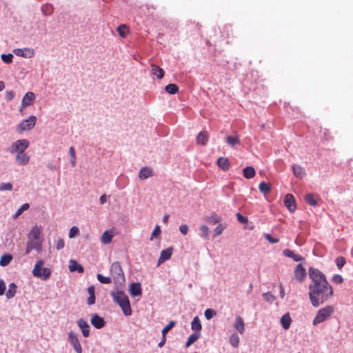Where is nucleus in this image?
<instances>
[{"mask_svg":"<svg viewBox=\"0 0 353 353\" xmlns=\"http://www.w3.org/2000/svg\"><path fill=\"white\" fill-rule=\"evenodd\" d=\"M309 298L312 306L317 307L331 299L334 296L332 286L327 281L325 275L314 268H309Z\"/></svg>","mask_w":353,"mask_h":353,"instance_id":"1","label":"nucleus"},{"mask_svg":"<svg viewBox=\"0 0 353 353\" xmlns=\"http://www.w3.org/2000/svg\"><path fill=\"white\" fill-rule=\"evenodd\" d=\"M111 296L114 301L120 306L125 316L131 315L132 310L129 299L123 291L112 292Z\"/></svg>","mask_w":353,"mask_h":353,"instance_id":"2","label":"nucleus"},{"mask_svg":"<svg viewBox=\"0 0 353 353\" xmlns=\"http://www.w3.org/2000/svg\"><path fill=\"white\" fill-rule=\"evenodd\" d=\"M334 308L332 305H327L319 310L313 319V325H317L326 320L334 312Z\"/></svg>","mask_w":353,"mask_h":353,"instance_id":"3","label":"nucleus"},{"mask_svg":"<svg viewBox=\"0 0 353 353\" xmlns=\"http://www.w3.org/2000/svg\"><path fill=\"white\" fill-rule=\"evenodd\" d=\"M43 261L42 260L37 261L33 268L32 274L35 277L46 280L50 276L51 271L48 268H43Z\"/></svg>","mask_w":353,"mask_h":353,"instance_id":"4","label":"nucleus"},{"mask_svg":"<svg viewBox=\"0 0 353 353\" xmlns=\"http://www.w3.org/2000/svg\"><path fill=\"white\" fill-rule=\"evenodd\" d=\"M30 143L28 139H19L13 142L10 148L9 152L12 154L19 153L25 152V150L29 147Z\"/></svg>","mask_w":353,"mask_h":353,"instance_id":"5","label":"nucleus"},{"mask_svg":"<svg viewBox=\"0 0 353 353\" xmlns=\"http://www.w3.org/2000/svg\"><path fill=\"white\" fill-rule=\"evenodd\" d=\"M68 340L74 348L76 353H82V347L76 333H74L73 331H70L68 334Z\"/></svg>","mask_w":353,"mask_h":353,"instance_id":"6","label":"nucleus"},{"mask_svg":"<svg viewBox=\"0 0 353 353\" xmlns=\"http://www.w3.org/2000/svg\"><path fill=\"white\" fill-rule=\"evenodd\" d=\"M37 121V117L34 116H30L27 119L23 121L19 125V128L20 131H26L32 129Z\"/></svg>","mask_w":353,"mask_h":353,"instance_id":"7","label":"nucleus"},{"mask_svg":"<svg viewBox=\"0 0 353 353\" xmlns=\"http://www.w3.org/2000/svg\"><path fill=\"white\" fill-rule=\"evenodd\" d=\"M42 239H28L26 244V254H29L32 250H36L38 252L41 250Z\"/></svg>","mask_w":353,"mask_h":353,"instance_id":"8","label":"nucleus"},{"mask_svg":"<svg viewBox=\"0 0 353 353\" xmlns=\"http://www.w3.org/2000/svg\"><path fill=\"white\" fill-rule=\"evenodd\" d=\"M307 276V272L305 268L303 266L302 264H298L294 272V278L297 280V281L302 283L305 281Z\"/></svg>","mask_w":353,"mask_h":353,"instance_id":"9","label":"nucleus"},{"mask_svg":"<svg viewBox=\"0 0 353 353\" xmlns=\"http://www.w3.org/2000/svg\"><path fill=\"white\" fill-rule=\"evenodd\" d=\"M110 273L115 280H119L120 277L123 276V272L119 262L112 263L110 267Z\"/></svg>","mask_w":353,"mask_h":353,"instance_id":"10","label":"nucleus"},{"mask_svg":"<svg viewBox=\"0 0 353 353\" xmlns=\"http://www.w3.org/2000/svg\"><path fill=\"white\" fill-rule=\"evenodd\" d=\"M284 204L285 207L290 212H294L296 209V201L294 196L291 194H288L284 198Z\"/></svg>","mask_w":353,"mask_h":353,"instance_id":"11","label":"nucleus"},{"mask_svg":"<svg viewBox=\"0 0 353 353\" xmlns=\"http://www.w3.org/2000/svg\"><path fill=\"white\" fill-rule=\"evenodd\" d=\"M17 56L23 57L24 58H31L34 55V50L32 48H17L14 50Z\"/></svg>","mask_w":353,"mask_h":353,"instance_id":"12","label":"nucleus"},{"mask_svg":"<svg viewBox=\"0 0 353 353\" xmlns=\"http://www.w3.org/2000/svg\"><path fill=\"white\" fill-rule=\"evenodd\" d=\"M15 161L20 165H26L29 163L30 156L25 152H19L17 154Z\"/></svg>","mask_w":353,"mask_h":353,"instance_id":"13","label":"nucleus"},{"mask_svg":"<svg viewBox=\"0 0 353 353\" xmlns=\"http://www.w3.org/2000/svg\"><path fill=\"white\" fill-rule=\"evenodd\" d=\"M173 252V248L170 247L165 250H163L161 252L160 256L158 259V265H160L165 262V261L170 259L171 258L172 254Z\"/></svg>","mask_w":353,"mask_h":353,"instance_id":"14","label":"nucleus"},{"mask_svg":"<svg viewBox=\"0 0 353 353\" xmlns=\"http://www.w3.org/2000/svg\"><path fill=\"white\" fill-rule=\"evenodd\" d=\"M90 322L91 324L97 329H101L105 325L104 319L97 314L92 315Z\"/></svg>","mask_w":353,"mask_h":353,"instance_id":"15","label":"nucleus"},{"mask_svg":"<svg viewBox=\"0 0 353 353\" xmlns=\"http://www.w3.org/2000/svg\"><path fill=\"white\" fill-rule=\"evenodd\" d=\"M35 100V95L32 92H27L22 99L21 108L30 105Z\"/></svg>","mask_w":353,"mask_h":353,"instance_id":"16","label":"nucleus"},{"mask_svg":"<svg viewBox=\"0 0 353 353\" xmlns=\"http://www.w3.org/2000/svg\"><path fill=\"white\" fill-rule=\"evenodd\" d=\"M129 292L131 296L135 297L141 296L142 289L139 283H133L130 285Z\"/></svg>","mask_w":353,"mask_h":353,"instance_id":"17","label":"nucleus"},{"mask_svg":"<svg viewBox=\"0 0 353 353\" xmlns=\"http://www.w3.org/2000/svg\"><path fill=\"white\" fill-rule=\"evenodd\" d=\"M78 326L81 330L84 337H88L90 335V325L83 319H80L77 322Z\"/></svg>","mask_w":353,"mask_h":353,"instance_id":"18","label":"nucleus"},{"mask_svg":"<svg viewBox=\"0 0 353 353\" xmlns=\"http://www.w3.org/2000/svg\"><path fill=\"white\" fill-rule=\"evenodd\" d=\"M234 329L238 331L241 334L245 332V323L243 319L240 316H236L234 323Z\"/></svg>","mask_w":353,"mask_h":353,"instance_id":"19","label":"nucleus"},{"mask_svg":"<svg viewBox=\"0 0 353 353\" xmlns=\"http://www.w3.org/2000/svg\"><path fill=\"white\" fill-rule=\"evenodd\" d=\"M42 232V228L41 226L35 225L34 226L28 235V239H34V240L37 239H41V234Z\"/></svg>","mask_w":353,"mask_h":353,"instance_id":"20","label":"nucleus"},{"mask_svg":"<svg viewBox=\"0 0 353 353\" xmlns=\"http://www.w3.org/2000/svg\"><path fill=\"white\" fill-rule=\"evenodd\" d=\"M283 254L289 258H292L294 261H302L304 260V258L300 254H294L293 251L285 249L283 250Z\"/></svg>","mask_w":353,"mask_h":353,"instance_id":"21","label":"nucleus"},{"mask_svg":"<svg viewBox=\"0 0 353 353\" xmlns=\"http://www.w3.org/2000/svg\"><path fill=\"white\" fill-rule=\"evenodd\" d=\"M69 270L72 272L75 271H77L79 273L83 272V267L73 259L70 261Z\"/></svg>","mask_w":353,"mask_h":353,"instance_id":"22","label":"nucleus"},{"mask_svg":"<svg viewBox=\"0 0 353 353\" xmlns=\"http://www.w3.org/2000/svg\"><path fill=\"white\" fill-rule=\"evenodd\" d=\"M305 201L312 206H316L318 204L319 196L317 194H307L305 196Z\"/></svg>","mask_w":353,"mask_h":353,"instance_id":"23","label":"nucleus"},{"mask_svg":"<svg viewBox=\"0 0 353 353\" xmlns=\"http://www.w3.org/2000/svg\"><path fill=\"white\" fill-rule=\"evenodd\" d=\"M208 132L202 131L198 134L196 137V142L198 144L205 145L208 141Z\"/></svg>","mask_w":353,"mask_h":353,"instance_id":"24","label":"nucleus"},{"mask_svg":"<svg viewBox=\"0 0 353 353\" xmlns=\"http://www.w3.org/2000/svg\"><path fill=\"white\" fill-rule=\"evenodd\" d=\"M291 322L292 319L289 313L285 314L281 318V324L283 329L285 330H288L290 328Z\"/></svg>","mask_w":353,"mask_h":353,"instance_id":"25","label":"nucleus"},{"mask_svg":"<svg viewBox=\"0 0 353 353\" xmlns=\"http://www.w3.org/2000/svg\"><path fill=\"white\" fill-rule=\"evenodd\" d=\"M151 72L153 75H155L157 79H161L164 76V70L158 65H152Z\"/></svg>","mask_w":353,"mask_h":353,"instance_id":"26","label":"nucleus"},{"mask_svg":"<svg viewBox=\"0 0 353 353\" xmlns=\"http://www.w3.org/2000/svg\"><path fill=\"white\" fill-rule=\"evenodd\" d=\"M152 175V170L151 168L145 167L143 168L139 174V177L141 180L146 179Z\"/></svg>","mask_w":353,"mask_h":353,"instance_id":"27","label":"nucleus"},{"mask_svg":"<svg viewBox=\"0 0 353 353\" xmlns=\"http://www.w3.org/2000/svg\"><path fill=\"white\" fill-rule=\"evenodd\" d=\"M243 174L245 178L250 179L254 177L256 171L252 166H248L243 168Z\"/></svg>","mask_w":353,"mask_h":353,"instance_id":"28","label":"nucleus"},{"mask_svg":"<svg viewBox=\"0 0 353 353\" xmlns=\"http://www.w3.org/2000/svg\"><path fill=\"white\" fill-rule=\"evenodd\" d=\"M88 292L89 294V297L87 300V303L89 305H93L95 303V289L93 285H90L88 288Z\"/></svg>","mask_w":353,"mask_h":353,"instance_id":"29","label":"nucleus"},{"mask_svg":"<svg viewBox=\"0 0 353 353\" xmlns=\"http://www.w3.org/2000/svg\"><path fill=\"white\" fill-rule=\"evenodd\" d=\"M217 165L224 171H227L230 168L229 161L227 158L225 157L219 158L217 160Z\"/></svg>","mask_w":353,"mask_h":353,"instance_id":"30","label":"nucleus"},{"mask_svg":"<svg viewBox=\"0 0 353 353\" xmlns=\"http://www.w3.org/2000/svg\"><path fill=\"white\" fill-rule=\"evenodd\" d=\"M17 286L14 283H11L8 285V290L6 293L8 299H12L14 296L17 292Z\"/></svg>","mask_w":353,"mask_h":353,"instance_id":"31","label":"nucleus"},{"mask_svg":"<svg viewBox=\"0 0 353 353\" xmlns=\"http://www.w3.org/2000/svg\"><path fill=\"white\" fill-rule=\"evenodd\" d=\"M113 234L110 231H105L101 236V241L103 244H108L112 242Z\"/></svg>","mask_w":353,"mask_h":353,"instance_id":"32","label":"nucleus"},{"mask_svg":"<svg viewBox=\"0 0 353 353\" xmlns=\"http://www.w3.org/2000/svg\"><path fill=\"white\" fill-rule=\"evenodd\" d=\"M200 336L201 334L199 332H194L190 334L185 343V347H190L192 344L200 338Z\"/></svg>","mask_w":353,"mask_h":353,"instance_id":"33","label":"nucleus"},{"mask_svg":"<svg viewBox=\"0 0 353 353\" xmlns=\"http://www.w3.org/2000/svg\"><path fill=\"white\" fill-rule=\"evenodd\" d=\"M12 256L10 254H4L1 256L0 259V265L1 266H6L8 265L12 261Z\"/></svg>","mask_w":353,"mask_h":353,"instance_id":"34","label":"nucleus"},{"mask_svg":"<svg viewBox=\"0 0 353 353\" xmlns=\"http://www.w3.org/2000/svg\"><path fill=\"white\" fill-rule=\"evenodd\" d=\"M41 11L45 16H50L53 13L54 8L52 5L50 3H46L42 6Z\"/></svg>","mask_w":353,"mask_h":353,"instance_id":"35","label":"nucleus"},{"mask_svg":"<svg viewBox=\"0 0 353 353\" xmlns=\"http://www.w3.org/2000/svg\"><path fill=\"white\" fill-rule=\"evenodd\" d=\"M259 189L261 192L268 194L271 191V185L265 181H262L259 183Z\"/></svg>","mask_w":353,"mask_h":353,"instance_id":"36","label":"nucleus"},{"mask_svg":"<svg viewBox=\"0 0 353 353\" xmlns=\"http://www.w3.org/2000/svg\"><path fill=\"white\" fill-rule=\"evenodd\" d=\"M165 90L171 94H175L179 92V87L176 84L170 83L165 87Z\"/></svg>","mask_w":353,"mask_h":353,"instance_id":"37","label":"nucleus"},{"mask_svg":"<svg viewBox=\"0 0 353 353\" xmlns=\"http://www.w3.org/2000/svg\"><path fill=\"white\" fill-rule=\"evenodd\" d=\"M191 328L194 331H200L202 328L201 321L198 316H195L191 323Z\"/></svg>","mask_w":353,"mask_h":353,"instance_id":"38","label":"nucleus"},{"mask_svg":"<svg viewBox=\"0 0 353 353\" xmlns=\"http://www.w3.org/2000/svg\"><path fill=\"white\" fill-rule=\"evenodd\" d=\"M292 170H293V172H294V175L296 177L301 179L305 175L304 170L299 165H294L292 166Z\"/></svg>","mask_w":353,"mask_h":353,"instance_id":"39","label":"nucleus"},{"mask_svg":"<svg viewBox=\"0 0 353 353\" xmlns=\"http://www.w3.org/2000/svg\"><path fill=\"white\" fill-rule=\"evenodd\" d=\"M226 141L230 145L234 146L240 143L239 137L238 135L228 136Z\"/></svg>","mask_w":353,"mask_h":353,"instance_id":"40","label":"nucleus"},{"mask_svg":"<svg viewBox=\"0 0 353 353\" xmlns=\"http://www.w3.org/2000/svg\"><path fill=\"white\" fill-rule=\"evenodd\" d=\"M230 343L234 347H237L239 343V337L236 334H232L230 337Z\"/></svg>","mask_w":353,"mask_h":353,"instance_id":"41","label":"nucleus"},{"mask_svg":"<svg viewBox=\"0 0 353 353\" xmlns=\"http://www.w3.org/2000/svg\"><path fill=\"white\" fill-rule=\"evenodd\" d=\"M205 221L209 223L216 224L221 221V218L218 215L213 214L211 216L207 217Z\"/></svg>","mask_w":353,"mask_h":353,"instance_id":"42","label":"nucleus"},{"mask_svg":"<svg viewBox=\"0 0 353 353\" xmlns=\"http://www.w3.org/2000/svg\"><path fill=\"white\" fill-rule=\"evenodd\" d=\"M199 230L201 231V236L208 239L209 237V228L205 225H202L200 226Z\"/></svg>","mask_w":353,"mask_h":353,"instance_id":"43","label":"nucleus"},{"mask_svg":"<svg viewBox=\"0 0 353 353\" xmlns=\"http://www.w3.org/2000/svg\"><path fill=\"white\" fill-rule=\"evenodd\" d=\"M336 265L339 269H341L346 263V259L343 256H337L335 259Z\"/></svg>","mask_w":353,"mask_h":353,"instance_id":"44","label":"nucleus"},{"mask_svg":"<svg viewBox=\"0 0 353 353\" xmlns=\"http://www.w3.org/2000/svg\"><path fill=\"white\" fill-rule=\"evenodd\" d=\"M176 325V321H171L161 331L162 336H166V334Z\"/></svg>","mask_w":353,"mask_h":353,"instance_id":"45","label":"nucleus"},{"mask_svg":"<svg viewBox=\"0 0 353 353\" xmlns=\"http://www.w3.org/2000/svg\"><path fill=\"white\" fill-rule=\"evenodd\" d=\"M30 208V205L28 203H24L21 205V207L20 208H19L17 210V211L16 212V213L13 215V217L14 218H17L18 216H19L22 212L25 210H28V208Z\"/></svg>","mask_w":353,"mask_h":353,"instance_id":"46","label":"nucleus"},{"mask_svg":"<svg viewBox=\"0 0 353 353\" xmlns=\"http://www.w3.org/2000/svg\"><path fill=\"white\" fill-rule=\"evenodd\" d=\"M97 279L98 281L101 283H104V284H109L110 283H112V279L110 277H108V276H103L102 274H98L97 275Z\"/></svg>","mask_w":353,"mask_h":353,"instance_id":"47","label":"nucleus"},{"mask_svg":"<svg viewBox=\"0 0 353 353\" xmlns=\"http://www.w3.org/2000/svg\"><path fill=\"white\" fill-rule=\"evenodd\" d=\"M128 29L125 25H120L117 28V32L121 37H125Z\"/></svg>","mask_w":353,"mask_h":353,"instance_id":"48","label":"nucleus"},{"mask_svg":"<svg viewBox=\"0 0 353 353\" xmlns=\"http://www.w3.org/2000/svg\"><path fill=\"white\" fill-rule=\"evenodd\" d=\"M216 314V311L214 310H213V309H210V308L205 310V311L204 312L205 317L208 320L211 319Z\"/></svg>","mask_w":353,"mask_h":353,"instance_id":"49","label":"nucleus"},{"mask_svg":"<svg viewBox=\"0 0 353 353\" xmlns=\"http://www.w3.org/2000/svg\"><path fill=\"white\" fill-rule=\"evenodd\" d=\"M331 281L336 284H341L344 280L341 275L336 274L332 276Z\"/></svg>","mask_w":353,"mask_h":353,"instance_id":"50","label":"nucleus"},{"mask_svg":"<svg viewBox=\"0 0 353 353\" xmlns=\"http://www.w3.org/2000/svg\"><path fill=\"white\" fill-rule=\"evenodd\" d=\"M2 61L6 63H10L12 62L13 55L11 53L9 54H2L1 56Z\"/></svg>","mask_w":353,"mask_h":353,"instance_id":"51","label":"nucleus"},{"mask_svg":"<svg viewBox=\"0 0 353 353\" xmlns=\"http://www.w3.org/2000/svg\"><path fill=\"white\" fill-rule=\"evenodd\" d=\"M161 234V228L159 225H156L151 234L150 240H153L154 238L159 236Z\"/></svg>","mask_w":353,"mask_h":353,"instance_id":"52","label":"nucleus"},{"mask_svg":"<svg viewBox=\"0 0 353 353\" xmlns=\"http://www.w3.org/2000/svg\"><path fill=\"white\" fill-rule=\"evenodd\" d=\"M12 190V185L11 183H3L0 185V191H11Z\"/></svg>","mask_w":353,"mask_h":353,"instance_id":"53","label":"nucleus"},{"mask_svg":"<svg viewBox=\"0 0 353 353\" xmlns=\"http://www.w3.org/2000/svg\"><path fill=\"white\" fill-rule=\"evenodd\" d=\"M263 296L264 297V299L268 301V302H273L276 299H275V296L274 295H272L271 293L270 292H267V293H264L263 294Z\"/></svg>","mask_w":353,"mask_h":353,"instance_id":"54","label":"nucleus"},{"mask_svg":"<svg viewBox=\"0 0 353 353\" xmlns=\"http://www.w3.org/2000/svg\"><path fill=\"white\" fill-rule=\"evenodd\" d=\"M265 238L267 241H268L271 243H276L279 241V239L272 237L270 234H265Z\"/></svg>","mask_w":353,"mask_h":353,"instance_id":"55","label":"nucleus"},{"mask_svg":"<svg viewBox=\"0 0 353 353\" xmlns=\"http://www.w3.org/2000/svg\"><path fill=\"white\" fill-rule=\"evenodd\" d=\"M224 230V227L222 225H219L214 230V237L220 235Z\"/></svg>","mask_w":353,"mask_h":353,"instance_id":"56","label":"nucleus"},{"mask_svg":"<svg viewBox=\"0 0 353 353\" xmlns=\"http://www.w3.org/2000/svg\"><path fill=\"white\" fill-rule=\"evenodd\" d=\"M79 232V229L76 226H73L70 228L69 232V237L73 238Z\"/></svg>","mask_w":353,"mask_h":353,"instance_id":"57","label":"nucleus"},{"mask_svg":"<svg viewBox=\"0 0 353 353\" xmlns=\"http://www.w3.org/2000/svg\"><path fill=\"white\" fill-rule=\"evenodd\" d=\"M64 246H65V243H64L63 239H58V241L56 243V249L59 250L63 249L64 248Z\"/></svg>","mask_w":353,"mask_h":353,"instance_id":"58","label":"nucleus"},{"mask_svg":"<svg viewBox=\"0 0 353 353\" xmlns=\"http://www.w3.org/2000/svg\"><path fill=\"white\" fill-rule=\"evenodd\" d=\"M179 231L183 234L186 235L189 231V228L186 224H183L179 227Z\"/></svg>","mask_w":353,"mask_h":353,"instance_id":"59","label":"nucleus"},{"mask_svg":"<svg viewBox=\"0 0 353 353\" xmlns=\"http://www.w3.org/2000/svg\"><path fill=\"white\" fill-rule=\"evenodd\" d=\"M236 218L237 220L241 223H248V220L247 217L243 216L241 214L237 213L236 214Z\"/></svg>","mask_w":353,"mask_h":353,"instance_id":"60","label":"nucleus"},{"mask_svg":"<svg viewBox=\"0 0 353 353\" xmlns=\"http://www.w3.org/2000/svg\"><path fill=\"white\" fill-rule=\"evenodd\" d=\"M15 96V94L13 91H8L7 90L6 92V99L8 100V101H11L14 99Z\"/></svg>","mask_w":353,"mask_h":353,"instance_id":"61","label":"nucleus"},{"mask_svg":"<svg viewBox=\"0 0 353 353\" xmlns=\"http://www.w3.org/2000/svg\"><path fill=\"white\" fill-rule=\"evenodd\" d=\"M6 291V284L2 279H0V296L3 295Z\"/></svg>","mask_w":353,"mask_h":353,"instance_id":"62","label":"nucleus"},{"mask_svg":"<svg viewBox=\"0 0 353 353\" xmlns=\"http://www.w3.org/2000/svg\"><path fill=\"white\" fill-rule=\"evenodd\" d=\"M69 154H70V157H74V158H75V157H76V155H75V150H74V147L71 146V147L69 148Z\"/></svg>","mask_w":353,"mask_h":353,"instance_id":"63","label":"nucleus"},{"mask_svg":"<svg viewBox=\"0 0 353 353\" xmlns=\"http://www.w3.org/2000/svg\"><path fill=\"white\" fill-rule=\"evenodd\" d=\"M165 341H166V336H162L161 341L159 343L158 346L159 347H162L165 345Z\"/></svg>","mask_w":353,"mask_h":353,"instance_id":"64","label":"nucleus"}]
</instances>
